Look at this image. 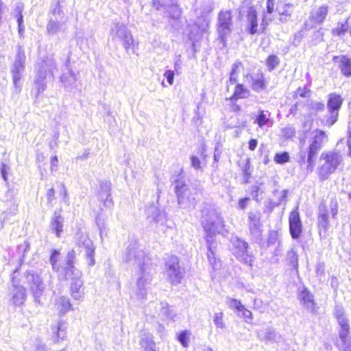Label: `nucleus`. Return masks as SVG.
Segmentation results:
<instances>
[{"instance_id": "obj_48", "label": "nucleus", "mask_w": 351, "mask_h": 351, "mask_svg": "<svg viewBox=\"0 0 351 351\" xmlns=\"http://www.w3.org/2000/svg\"><path fill=\"white\" fill-rule=\"evenodd\" d=\"M188 332L187 331H183L178 335V340L183 347H188Z\"/></svg>"}, {"instance_id": "obj_55", "label": "nucleus", "mask_w": 351, "mask_h": 351, "mask_svg": "<svg viewBox=\"0 0 351 351\" xmlns=\"http://www.w3.org/2000/svg\"><path fill=\"white\" fill-rule=\"evenodd\" d=\"M249 201V197H244L241 199L238 203L239 208L241 210H244L247 207Z\"/></svg>"}, {"instance_id": "obj_52", "label": "nucleus", "mask_w": 351, "mask_h": 351, "mask_svg": "<svg viewBox=\"0 0 351 351\" xmlns=\"http://www.w3.org/2000/svg\"><path fill=\"white\" fill-rule=\"evenodd\" d=\"M191 166L194 169H199L201 168V165H200L201 162L197 156H192L191 157Z\"/></svg>"}, {"instance_id": "obj_20", "label": "nucleus", "mask_w": 351, "mask_h": 351, "mask_svg": "<svg viewBox=\"0 0 351 351\" xmlns=\"http://www.w3.org/2000/svg\"><path fill=\"white\" fill-rule=\"evenodd\" d=\"M289 223V231L291 237L293 239H298L300 237L302 231V221L300 220L298 212L295 210L290 213Z\"/></svg>"}, {"instance_id": "obj_3", "label": "nucleus", "mask_w": 351, "mask_h": 351, "mask_svg": "<svg viewBox=\"0 0 351 351\" xmlns=\"http://www.w3.org/2000/svg\"><path fill=\"white\" fill-rule=\"evenodd\" d=\"M327 141V136L324 132L317 130L315 131L313 141L308 147L307 152V159L306 160V152L301 150L300 152V162L301 164L308 162L307 169L312 172L314 168L315 160L317 153L321 149L323 143Z\"/></svg>"}, {"instance_id": "obj_1", "label": "nucleus", "mask_w": 351, "mask_h": 351, "mask_svg": "<svg viewBox=\"0 0 351 351\" xmlns=\"http://www.w3.org/2000/svg\"><path fill=\"white\" fill-rule=\"evenodd\" d=\"M19 269L16 268L12 273L11 289V302L16 306L24 304L27 292L25 288L21 283L27 284L29 291L36 302H40V298L45 289L42 278L33 270H27L21 279H18Z\"/></svg>"}, {"instance_id": "obj_35", "label": "nucleus", "mask_w": 351, "mask_h": 351, "mask_svg": "<svg viewBox=\"0 0 351 351\" xmlns=\"http://www.w3.org/2000/svg\"><path fill=\"white\" fill-rule=\"evenodd\" d=\"M279 58L274 54L269 55L266 60L265 64L269 71L274 70L280 64Z\"/></svg>"}, {"instance_id": "obj_30", "label": "nucleus", "mask_w": 351, "mask_h": 351, "mask_svg": "<svg viewBox=\"0 0 351 351\" xmlns=\"http://www.w3.org/2000/svg\"><path fill=\"white\" fill-rule=\"evenodd\" d=\"M206 241L208 247L207 257L210 264L215 268L216 265V259L215 257V252L213 250L215 248L213 237H212V235H206Z\"/></svg>"}, {"instance_id": "obj_61", "label": "nucleus", "mask_w": 351, "mask_h": 351, "mask_svg": "<svg viewBox=\"0 0 351 351\" xmlns=\"http://www.w3.org/2000/svg\"><path fill=\"white\" fill-rule=\"evenodd\" d=\"M310 89H298L296 94L300 95L302 97L308 96Z\"/></svg>"}, {"instance_id": "obj_26", "label": "nucleus", "mask_w": 351, "mask_h": 351, "mask_svg": "<svg viewBox=\"0 0 351 351\" xmlns=\"http://www.w3.org/2000/svg\"><path fill=\"white\" fill-rule=\"evenodd\" d=\"M84 282L82 278L73 280L70 285V292L72 298L76 300H82L84 295Z\"/></svg>"}, {"instance_id": "obj_62", "label": "nucleus", "mask_w": 351, "mask_h": 351, "mask_svg": "<svg viewBox=\"0 0 351 351\" xmlns=\"http://www.w3.org/2000/svg\"><path fill=\"white\" fill-rule=\"evenodd\" d=\"M257 145V140L252 138L249 141V149L252 151H254L256 148Z\"/></svg>"}, {"instance_id": "obj_14", "label": "nucleus", "mask_w": 351, "mask_h": 351, "mask_svg": "<svg viewBox=\"0 0 351 351\" xmlns=\"http://www.w3.org/2000/svg\"><path fill=\"white\" fill-rule=\"evenodd\" d=\"M175 191L178 204L183 207H189L193 204L194 199L190 197V191L184 181L178 180L175 182Z\"/></svg>"}, {"instance_id": "obj_27", "label": "nucleus", "mask_w": 351, "mask_h": 351, "mask_svg": "<svg viewBox=\"0 0 351 351\" xmlns=\"http://www.w3.org/2000/svg\"><path fill=\"white\" fill-rule=\"evenodd\" d=\"M249 228L251 234L256 239H259L261 235L260 229V218L254 213H250L248 215Z\"/></svg>"}, {"instance_id": "obj_8", "label": "nucleus", "mask_w": 351, "mask_h": 351, "mask_svg": "<svg viewBox=\"0 0 351 351\" xmlns=\"http://www.w3.org/2000/svg\"><path fill=\"white\" fill-rule=\"evenodd\" d=\"M136 294L138 299H143L147 294V286L152 280V276L149 263L145 265L138 267V270L136 274Z\"/></svg>"}, {"instance_id": "obj_58", "label": "nucleus", "mask_w": 351, "mask_h": 351, "mask_svg": "<svg viewBox=\"0 0 351 351\" xmlns=\"http://www.w3.org/2000/svg\"><path fill=\"white\" fill-rule=\"evenodd\" d=\"M47 196L48 202L51 203L52 201L54 199L55 190L53 188L49 189L47 192Z\"/></svg>"}, {"instance_id": "obj_4", "label": "nucleus", "mask_w": 351, "mask_h": 351, "mask_svg": "<svg viewBox=\"0 0 351 351\" xmlns=\"http://www.w3.org/2000/svg\"><path fill=\"white\" fill-rule=\"evenodd\" d=\"M319 160L322 165L318 169L317 173L319 180L324 181L335 172L342 161V157L337 152H324L321 154Z\"/></svg>"}, {"instance_id": "obj_63", "label": "nucleus", "mask_w": 351, "mask_h": 351, "mask_svg": "<svg viewBox=\"0 0 351 351\" xmlns=\"http://www.w3.org/2000/svg\"><path fill=\"white\" fill-rule=\"evenodd\" d=\"M133 39L132 36H130L128 38H126L124 41V46L125 49H129L131 45H133Z\"/></svg>"}, {"instance_id": "obj_34", "label": "nucleus", "mask_w": 351, "mask_h": 351, "mask_svg": "<svg viewBox=\"0 0 351 351\" xmlns=\"http://www.w3.org/2000/svg\"><path fill=\"white\" fill-rule=\"evenodd\" d=\"M58 308H60V313H65L71 309V304L69 300L66 297H60L56 302Z\"/></svg>"}, {"instance_id": "obj_46", "label": "nucleus", "mask_w": 351, "mask_h": 351, "mask_svg": "<svg viewBox=\"0 0 351 351\" xmlns=\"http://www.w3.org/2000/svg\"><path fill=\"white\" fill-rule=\"evenodd\" d=\"M162 305L161 315L167 318L172 317L173 316V312L170 308L169 306L167 304H163V303H162Z\"/></svg>"}, {"instance_id": "obj_19", "label": "nucleus", "mask_w": 351, "mask_h": 351, "mask_svg": "<svg viewBox=\"0 0 351 351\" xmlns=\"http://www.w3.org/2000/svg\"><path fill=\"white\" fill-rule=\"evenodd\" d=\"M335 316L339 325V338H344L345 335L350 330L349 320L344 313V310L341 306H337L334 312Z\"/></svg>"}, {"instance_id": "obj_32", "label": "nucleus", "mask_w": 351, "mask_h": 351, "mask_svg": "<svg viewBox=\"0 0 351 351\" xmlns=\"http://www.w3.org/2000/svg\"><path fill=\"white\" fill-rule=\"evenodd\" d=\"M140 343L143 349L155 348L156 346L155 342L153 340V336L149 332H142L141 334Z\"/></svg>"}, {"instance_id": "obj_64", "label": "nucleus", "mask_w": 351, "mask_h": 351, "mask_svg": "<svg viewBox=\"0 0 351 351\" xmlns=\"http://www.w3.org/2000/svg\"><path fill=\"white\" fill-rule=\"evenodd\" d=\"M35 351H49L45 344L38 343L36 346Z\"/></svg>"}, {"instance_id": "obj_49", "label": "nucleus", "mask_w": 351, "mask_h": 351, "mask_svg": "<svg viewBox=\"0 0 351 351\" xmlns=\"http://www.w3.org/2000/svg\"><path fill=\"white\" fill-rule=\"evenodd\" d=\"M308 106L311 110L316 112L322 111L324 109V104L317 101H311L308 104Z\"/></svg>"}, {"instance_id": "obj_51", "label": "nucleus", "mask_w": 351, "mask_h": 351, "mask_svg": "<svg viewBox=\"0 0 351 351\" xmlns=\"http://www.w3.org/2000/svg\"><path fill=\"white\" fill-rule=\"evenodd\" d=\"M330 213L333 218H335L338 213V204L336 200H332L330 204Z\"/></svg>"}, {"instance_id": "obj_36", "label": "nucleus", "mask_w": 351, "mask_h": 351, "mask_svg": "<svg viewBox=\"0 0 351 351\" xmlns=\"http://www.w3.org/2000/svg\"><path fill=\"white\" fill-rule=\"evenodd\" d=\"M287 261L289 263V265L291 266L293 269L298 271V256L293 249L288 251L287 254Z\"/></svg>"}, {"instance_id": "obj_24", "label": "nucleus", "mask_w": 351, "mask_h": 351, "mask_svg": "<svg viewBox=\"0 0 351 351\" xmlns=\"http://www.w3.org/2000/svg\"><path fill=\"white\" fill-rule=\"evenodd\" d=\"M332 61L335 62H339L338 68L340 69L341 73L347 77H351V60L346 55L334 56Z\"/></svg>"}, {"instance_id": "obj_59", "label": "nucleus", "mask_w": 351, "mask_h": 351, "mask_svg": "<svg viewBox=\"0 0 351 351\" xmlns=\"http://www.w3.org/2000/svg\"><path fill=\"white\" fill-rule=\"evenodd\" d=\"M58 157L56 156H53L52 158H51V171H55L56 170V168L58 167Z\"/></svg>"}, {"instance_id": "obj_25", "label": "nucleus", "mask_w": 351, "mask_h": 351, "mask_svg": "<svg viewBox=\"0 0 351 351\" xmlns=\"http://www.w3.org/2000/svg\"><path fill=\"white\" fill-rule=\"evenodd\" d=\"M258 337L262 340L269 342H278L281 335L273 328L269 327L265 330H260L257 332Z\"/></svg>"}, {"instance_id": "obj_60", "label": "nucleus", "mask_w": 351, "mask_h": 351, "mask_svg": "<svg viewBox=\"0 0 351 351\" xmlns=\"http://www.w3.org/2000/svg\"><path fill=\"white\" fill-rule=\"evenodd\" d=\"M249 168H250V167L247 165H246L244 169V171H243V174H244L243 176H244V179H245V182H248V179L251 176V173L249 171Z\"/></svg>"}, {"instance_id": "obj_21", "label": "nucleus", "mask_w": 351, "mask_h": 351, "mask_svg": "<svg viewBox=\"0 0 351 351\" xmlns=\"http://www.w3.org/2000/svg\"><path fill=\"white\" fill-rule=\"evenodd\" d=\"M147 217L155 223L162 225L166 220V213L156 205L152 204L146 208Z\"/></svg>"}, {"instance_id": "obj_17", "label": "nucleus", "mask_w": 351, "mask_h": 351, "mask_svg": "<svg viewBox=\"0 0 351 351\" xmlns=\"http://www.w3.org/2000/svg\"><path fill=\"white\" fill-rule=\"evenodd\" d=\"M78 245L84 250L88 265L93 266L95 263L94 258L95 247L93 241L88 236L82 235L78 240Z\"/></svg>"}, {"instance_id": "obj_11", "label": "nucleus", "mask_w": 351, "mask_h": 351, "mask_svg": "<svg viewBox=\"0 0 351 351\" xmlns=\"http://www.w3.org/2000/svg\"><path fill=\"white\" fill-rule=\"evenodd\" d=\"M244 65L240 60H237L233 64L227 82L228 87L243 88L244 79L247 75H244Z\"/></svg>"}, {"instance_id": "obj_2", "label": "nucleus", "mask_w": 351, "mask_h": 351, "mask_svg": "<svg viewBox=\"0 0 351 351\" xmlns=\"http://www.w3.org/2000/svg\"><path fill=\"white\" fill-rule=\"evenodd\" d=\"M201 222L206 235L221 233L225 227V221L220 209L215 206L205 204L202 210Z\"/></svg>"}, {"instance_id": "obj_5", "label": "nucleus", "mask_w": 351, "mask_h": 351, "mask_svg": "<svg viewBox=\"0 0 351 351\" xmlns=\"http://www.w3.org/2000/svg\"><path fill=\"white\" fill-rule=\"evenodd\" d=\"M269 25L265 16H263L261 26L258 23V12L255 5L250 6L245 14V30L250 35L262 34L266 32Z\"/></svg>"}, {"instance_id": "obj_53", "label": "nucleus", "mask_w": 351, "mask_h": 351, "mask_svg": "<svg viewBox=\"0 0 351 351\" xmlns=\"http://www.w3.org/2000/svg\"><path fill=\"white\" fill-rule=\"evenodd\" d=\"M165 77H166L169 85H173L174 79V72L173 71L168 70L165 72Z\"/></svg>"}, {"instance_id": "obj_10", "label": "nucleus", "mask_w": 351, "mask_h": 351, "mask_svg": "<svg viewBox=\"0 0 351 351\" xmlns=\"http://www.w3.org/2000/svg\"><path fill=\"white\" fill-rule=\"evenodd\" d=\"M232 243L233 245L232 252L237 258L246 265H251L253 262V256L247 250V243L235 237L232 239Z\"/></svg>"}, {"instance_id": "obj_9", "label": "nucleus", "mask_w": 351, "mask_h": 351, "mask_svg": "<svg viewBox=\"0 0 351 351\" xmlns=\"http://www.w3.org/2000/svg\"><path fill=\"white\" fill-rule=\"evenodd\" d=\"M165 273L171 284L178 285L183 278L184 270L180 267L179 258L176 256H170L165 262Z\"/></svg>"}, {"instance_id": "obj_23", "label": "nucleus", "mask_w": 351, "mask_h": 351, "mask_svg": "<svg viewBox=\"0 0 351 351\" xmlns=\"http://www.w3.org/2000/svg\"><path fill=\"white\" fill-rule=\"evenodd\" d=\"M328 14V6L322 5L315 11L311 12L309 19L313 24L320 25L326 21Z\"/></svg>"}, {"instance_id": "obj_57", "label": "nucleus", "mask_w": 351, "mask_h": 351, "mask_svg": "<svg viewBox=\"0 0 351 351\" xmlns=\"http://www.w3.org/2000/svg\"><path fill=\"white\" fill-rule=\"evenodd\" d=\"M9 169V167L4 163H2L1 165V176L5 181L7 180V171Z\"/></svg>"}, {"instance_id": "obj_15", "label": "nucleus", "mask_w": 351, "mask_h": 351, "mask_svg": "<svg viewBox=\"0 0 351 351\" xmlns=\"http://www.w3.org/2000/svg\"><path fill=\"white\" fill-rule=\"evenodd\" d=\"M232 93L230 94L229 89H228L226 94V99L230 101V108L233 112H239L241 110V106L237 102L241 99L248 97L250 92L248 89H232Z\"/></svg>"}, {"instance_id": "obj_50", "label": "nucleus", "mask_w": 351, "mask_h": 351, "mask_svg": "<svg viewBox=\"0 0 351 351\" xmlns=\"http://www.w3.org/2000/svg\"><path fill=\"white\" fill-rule=\"evenodd\" d=\"M328 216V210L324 203H321L319 206L317 217Z\"/></svg>"}, {"instance_id": "obj_44", "label": "nucleus", "mask_w": 351, "mask_h": 351, "mask_svg": "<svg viewBox=\"0 0 351 351\" xmlns=\"http://www.w3.org/2000/svg\"><path fill=\"white\" fill-rule=\"evenodd\" d=\"M274 160L276 163L284 164L289 160V156L287 152L277 153L274 156Z\"/></svg>"}, {"instance_id": "obj_42", "label": "nucleus", "mask_w": 351, "mask_h": 351, "mask_svg": "<svg viewBox=\"0 0 351 351\" xmlns=\"http://www.w3.org/2000/svg\"><path fill=\"white\" fill-rule=\"evenodd\" d=\"M290 7V4H285L284 10L282 12H279V20L280 21L285 22L288 18L291 17L292 12L289 10Z\"/></svg>"}, {"instance_id": "obj_12", "label": "nucleus", "mask_w": 351, "mask_h": 351, "mask_svg": "<svg viewBox=\"0 0 351 351\" xmlns=\"http://www.w3.org/2000/svg\"><path fill=\"white\" fill-rule=\"evenodd\" d=\"M75 252L73 250L68 252L66 257V264L64 268L60 271L65 280H75L82 278V274L80 270L77 269L75 265Z\"/></svg>"}, {"instance_id": "obj_7", "label": "nucleus", "mask_w": 351, "mask_h": 351, "mask_svg": "<svg viewBox=\"0 0 351 351\" xmlns=\"http://www.w3.org/2000/svg\"><path fill=\"white\" fill-rule=\"evenodd\" d=\"M233 13L232 10H221L217 16V32L218 38L225 43L233 27Z\"/></svg>"}, {"instance_id": "obj_22", "label": "nucleus", "mask_w": 351, "mask_h": 351, "mask_svg": "<svg viewBox=\"0 0 351 351\" xmlns=\"http://www.w3.org/2000/svg\"><path fill=\"white\" fill-rule=\"evenodd\" d=\"M25 64V56L23 51L16 54V59L14 62L12 69L13 80L16 84L17 81L21 79V72L23 71Z\"/></svg>"}, {"instance_id": "obj_33", "label": "nucleus", "mask_w": 351, "mask_h": 351, "mask_svg": "<svg viewBox=\"0 0 351 351\" xmlns=\"http://www.w3.org/2000/svg\"><path fill=\"white\" fill-rule=\"evenodd\" d=\"M349 18L346 19L344 23H339L337 26L332 29L333 36H344L348 31Z\"/></svg>"}, {"instance_id": "obj_54", "label": "nucleus", "mask_w": 351, "mask_h": 351, "mask_svg": "<svg viewBox=\"0 0 351 351\" xmlns=\"http://www.w3.org/2000/svg\"><path fill=\"white\" fill-rule=\"evenodd\" d=\"M265 82L263 77L253 80L252 86L254 88H263Z\"/></svg>"}, {"instance_id": "obj_18", "label": "nucleus", "mask_w": 351, "mask_h": 351, "mask_svg": "<svg viewBox=\"0 0 351 351\" xmlns=\"http://www.w3.org/2000/svg\"><path fill=\"white\" fill-rule=\"evenodd\" d=\"M298 298L300 304L311 313H314L316 311L314 295L307 288L304 287L300 288L298 289Z\"/></svg>"}, {"instance_id": "obj_29", "label": "nucleus", "mask_w": 351, "mask_h": 351, "mask_svg": "<svg viewBox=\"0 0 351 351\" xmlns=\"http://www.w3.org/2000/svg\"><path fill=\"white\" fill-rule=\"evenodd\" d=\"M66 326L63 322H59L57 325L52 328L54 341L57 342L60 339L63 340L66 336Z\"/></svg>"}, {"instance_id": "obj_41", "label": "nucleus", "mask_w": 351, "mask_h": 351, "mask_svg": "<svg viewBox=\"0 0 351 351\" xmlns=\"http://www.w3.org/2000/svg\"><path fill=\"white\" fill-rule=\"evenodd\" d=\"M281 134L285 138L289 139L295 135V130L292 125H287L281 129Z\"/></svg>"}, {"instance_id": "obj_43", "label": "nucleus", "mask_w": 351, "mask_h": 351, "mask_svg": "<svg viewBox=\"0 0 351 351\" xmlns=\"http://www.w3.org/2000/svg\"><path fill=\"white\" fill-rule=\"evenodd\" d=\"M59 255H60V252L58 251L54 250L52 252L51 255L50 256V263L52 266L53 269L56 271H60V268L57 264Z\"/></svg>"}, {"instance_id": "obj_16", "label": "nucleus", "mask_w": 351, "mask_h": 351, "mask_svg": "<svg viewBox=\"0 0 351 351\" xmlns=\"http://www.w3.org/2000/svg\"><path fill=\"white\" fill-rule=\"evenodd\" d=\"M98 199L103 203L101 210L104 208L111 209L114 205L111 198V184L109 182H102L99 185V191L98 193Z\"/></svg>"}, {"instance_id": "obj_31", "label": "nucleus", "mask_w": 351, "mask_h": 351, "mask_svg": "<svg viewBox=\"0 0 351 351\" xmlns=\"http://www.w3.org/2000/svg\"><path fill=\"white\" fill-rule=\"evenodd\" d=\"M317 224L321 237H326L330 227L328 216L317 217Z\"/></svg>"}, {"instance_id": "obj_28", "label": "nucleus", "mask_w": 351, "mask_h": 351, "mask_svg": "<svg viewBox=\"0 0 351 351\" xmlns=\"http://www.w3.org/2000/svg\"><path fill=\"white\" fill-rule=\"evenodd\" d=\"M63 228V218L57 215L56 213H54V216L52 217V219L50 223V229L52 232L56 233V236L59 237L62 231Z\"/></svg>"}, {"instance_id": "obj_40", "label": "nucleus", "mask_w": 351, "mask_h": 351, "mask_svg": "<svg viewBox=\"0 0 351 351\" xmlns=\"http://www.w3.org/2000/svg\"><path fill=\"white\" fill-rule=\"evenodd\" d=\"M226 304L230 308L234 309L238 313L240 310L244 309V306L239 300L236 299L228 298L226 300Z\"/></svg>"}, {"instance_id": "obj_45", "label": "nucleus", "mask_w": 351, "mask_h": 351, "mask_svg": "<svg viewBox=\"0 0 351 351\" xmlns=\"http://www.w3.org/2000/svg\"><path fill=\"white\" fill-rule=\"evenodd\" d=\"M223 314L222 312L216 313L214 316L213 322L216 327L219 328H223L225 324L223 319Z\"/></svg>"}, {"instance_id": "obj_13", "label": "nucleus", "mask_w": 351, "mask_h": 351, "mask_svg": "<svg viewBox=\"0 0 351 351\" xmlns=\"http://www.w3.org/2000/svg\"><path fill=\"white\" fill-rule=\"evenodd\" d=\"M342 101L343 99L340 95L335 93L330 94L328 100L329 115L327 119V123L329 126L332 125L337 121Z\"/></svg>"}, {"instance_id": "obj_37", "label": "nucleus", "mask_w": 351, "mask_h": 351, "mask_svg": "<svg viewBox=\"0 0 351 351\" xmlns=\"http://www.w3.org/2000/svg\"><path fill=\"white\" fill-rule=\"evenodd\" d=\"M256 122L260 128H263L264 125H267L269 127L271 126L272 121L267 118V114L264 112V111H261L257 117Z\"/></svg>"}, {"instance_id": "obj_6", "label": "nucleus", "mask_w": 351, "mask_h": 351, "mask_svg": "<svg viewBox=\"0 0 351 351\" xmlns=\"http://www.w3.org/2000/svg\"><path fill=\"white\" fill-rule=\"evenodd\" d=\"M123 258L127 263L138 267L148 264L149 261L136 241H131L129 243Z\"/></svg>"}, {"instance_id": "obj_56", "label": "nucleus", "mask_w": 351, "mask_h": 351, "mask_svg": "<svg viewBox=\"0 0 351 351\" xmlns=\"http://www.w3.org/2000/svg\"><path fill=\"white\" fill-rule=\"evenodd\" d=\"M258 191H259V187L258 186H256V185L252 186V191H251L252 197L254 199H255L257 202L258 201Z\"/></svg>"}, {"instance_id": "obj_39", "label": "nucleus", "mask_w": 351, "mask_h": 351, "mask_svg": "<svg viewBox=\"0 0 351 351\" xmlns=\"http://www.w3.org/2000/svg\"><path fill=\"white\" fill-rule=\"evenodd\" d=\"M30 247L29 243L25 241L17 247L18 254L20 255V261L23 262L27 252H29Z\"/></svg>"}, {"instance_id": "obj_47", "label": "nucleus", "mask_w": 351, "mask_h": 351, "mask_svg": "<svg viewBox=\"0 0 351 351\" xmlns=\"http://www.w3.org/2000/svg\"><path fill=\"white\" fill-rule=\"evenodd\" d=\"M239 313H242L241 317L245 319V322L250 323L252 321V313L250 310L244 307V309L240 310Z\"/></svg>"}, {"instance_id": "obj_38", "label": "nucleus", "mask_w": 351, "mask_h": 351, "mask_svg": "<svg viewBox=\"0 0 351 351\" xmlns=\"http://www.w3.org/2000/svg\"><path fill=\"white\" fill-rule=\"evenodd\" d=\"M350 331L346 333L344 338H340L341 343H337V347L343 351H351V339L348 338Z\"/></svg>"}]
</instances>
